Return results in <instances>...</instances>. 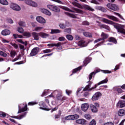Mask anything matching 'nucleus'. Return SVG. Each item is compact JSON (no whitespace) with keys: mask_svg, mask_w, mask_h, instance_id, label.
I'll list each match as a JSON object with an SVG mask.
<instances>
[{"mask_svg":"<svg viewBox=\"0 0 125 125\" xmlns=\"http://www.w3.org/2000/svg\"><path fill=\"white\" fill-rule=\"evenodd\" d=\"M102 21L104 23H106V24H110V25H114L115 28L117 29V32L118 33H120V34H123V35H125V26L124 25H118L116 26L115 25V22L113 21L107 20V19L102 18Z\"/></svg>","mask_w":125,"mask_h":125,"instance_id":"f257e3e1","label":"nucleus"},{"mask_svg":"<svg viewBox=\"0 0 125 125\" xmlns=\"http://www.w3.org/2000/svg\"><path fill=\"white\" fill-rule=\"evenodd\" d=\"M72 4L76 7H78V8H81V9H86L87 10H89V11H94V9L92 8L90 6L87 5H82L81 4L76 2V1H72L71 2Z\"/></svg>","mask_w":125,"mask_h":125,"instance_id":"f03ea898","label":"nucleus"},{"mask_svg":"<svg viewBox=\"0 0 125 125\" xmlns=\"http://www.w3.org/2000/svg\"><path fill=\"white\" fill-rule=\"evenodd\" d=\"M89 84L87 85L83 89V91H91L93 89H95L97 87V84H95L94 87H91V84H92V82H88Z\"/></svg>","mask_w":125,"mask_h":125,"instance_id":"7ed1b4c3","label":"nucleus"},{"mask_svg":"<svg viewBox=\"0 0 125 125\" xmlns=\"http://www.w3.org/2000/svg\"><path fill=\"white\" fill-rule=\"evenodd\" d=\"M54 93H57L56 98L57 100H65L66 98L64 97H62V92L61 91L56 90L54 92Z\"/></svg>","mask_w":125,"mask_h":125,"instance_id":"20e7f679","label":"nucleus"},{"mask_svg":"<svg viewBox=\"0 0 125 125\" xmlns=\"http://www.w3.org/2000/svg\"><path fill=\"white\" fill-rule=\"evenodd\" d=\"M106 6L108 8H109V9H111V10H114V11L119 10V6L115 4L108 3L107 4Z\"/></svg>","mask_w":125,"mask_h":125,"instance_id":"39448f33","label":"nucleus"},{"mask_svg":"<svg viewBox=\"0 0 125 125\" xmlns=\"http://www.w3.org/2000/svg\"><path fill=\"white\" fill-rule=\"evenodd\" d=\"M80 118V116L77 114H75L73 115H68L67 116H66L64 119L66 121H69L70 120H78Z\"/></svg>","mask_w":125,"mask_h":125,"instance_id":"423d86ee","label":"nucleus"},{"mask_svg":"<svg viewBox=\"0 0 125 125\" xmlns=\"http://www.w3.org/2000/svg\"><path fill=\"white\" fill-rule=\"evenodd\" d=\"M10 7L12 9L15 10L16 11H20V10H21V7H20V6L18 5L16 3H11Z\"/></svg>","mask_w":125,"mask_h":125,"instance_id":"0eeeda50","label":"nucleus"},{"mask_svg":"<svg viewBox=\"0 0 125 125\" xmlns=\"http://www.w3.org/2000/svg\"><path fill=\"white\" fill-rule=\"evenodd\" d=\"M102 96V94L100 92H97L95 93V94L92 97V101H96V100H98L100 97Z\"/></svg>","mask_w":125,"mask_h":125,"instance_id":"6e6552de","label":"nucleus"},{"mask_svg":"<svg viewBox=\"0 0 125 125\" xmlns=\"http://www.w3.org/2000/svg\"><path fill=\"white\" fill-rule=\"evenodd\" d=\"M47 7L49 8V9H51V10H52V11H54L55 12H59L60 11V9L57 6H54L53 5H48Z\"/></svg>","mask_w":125,"mask_h":125,"instance_id":"1a4fd4ad","label":"nucleus"},{"mask_svg":"<svg viewBox=\"0 0 125 125\" xmlns=\"http://www.w3.org/2000/svg\"><path fill=\"white\" fill-rule=\"evenodd\" d=\"M102 38H99L94 41L95 43H96V42H100V41H104V40H106L109 36L108 35L105 34L104 32H103L101 35Z\"/></svg>","mask_w":125,"mask_h":125,"instance_id":"9d476101","label":"nucleus"},{"mask_svg":"<svg viewBox=\"0 0 125 125\" xmlns=\"http://www.w3.org/2000/svg\"><path fill=\"white\" fill-rule=\"evenodd\" d=\"M39 51L40 48L38 47H35L31 50L30 55V56H35Z\"/></svg>","mask_w":125,"mask_h":125,"instance_id":"9b49d317","label":"nucleus"},{"mask_svg":"<svg viewBox=\"0 0 125 125\" xmlns=\"http://www.w3.org/2000/svg\"><path fill=\"white\" fill-rule=\"evenodd\" d=\"M88 108H89V105L87 103L83 104L81 106V109L83 112H86Z\"/></svg>","mask_w":125,"mask_h":125,"instance_id":"f8f14e48","label":"nucleus"},{"mask_svg":"<svg viewBox=\"0 0 125 125\" xmlns=\"http://www.w3.org/2000/svg\"><path fill=\"white\" fill-rule=\"evenodd\" d=\"M32 37L35 41L40 40V33L33 32L32 33Z\"/></svg>","mask_w":125,"mask_h":125,"instance_id":"ddd939ff","label":"nucleus"},{"mask_svg":"<svg viewBox=\"0 0 125 125\" xmlns=\"http://www.w3.org/2000/svg\"><path fill=\"white\" fill-rule=\"evenodd\" d=\"M125 106V101H119L117 104V107L118 108H124Z\"/></svg>","mask_w":125,"mask_h":125,"instance_id":"4468645a","label":"nucleus"},{"mask_svg":"<svg viewBox=\"0 0 125 125\" xmlns=\"http://www.w3.org/2000/svg\"><path fill=\"white\" fill-rule=\"evenodd\" d=\"M106 17L110 20H113V21H115V22H119V19L114 17V16H111L109 15H106Z\"/></svg>","mask_w":125,"mask_h":125,"instance_id":"2eb2a0df","label":"nucleus"},{"mask_svg":"<svg viewBox=\"0 0 125 125\" xmlns=\"http://www.w3.org/2000/svg\"><path fill=\"white\" fill-rule=\"evenodd\" d=\"M36 20L39 23H41V24H44V23H45V20L42 17H37Z\"/></svg>","mask_w":125,"mask_h":125,"instance_id":"dca6fc26","label":"nucleus"},{"mask_svg":"<svg viewBox=\"0 0 125 125\" xmlns=\"http://www.w3.org/2000/svg\"><path fill=\"white\" fill-rule=\"evenodd\" d=\"M78 45L81 47H84V46L87 45V44L85 42V41L82 40L78 42Z\"/></svg>","mask_w":125,"mask_h":125,"instance_id":"f3484780","label":"nucleus"},{"mask_svg":"<svg viewBox=\"0 0 125 125\" xmlns=\"http://www.w3.org/2000/svg\"><path fill=\"white\" fill-rule=\"evenodd\" d=\"M90 107L91 109V111H92L93 113H96L98 111V109H97V107L92 104H90Z\"/></svg>","mask_w":125,"mask_h":125,"instance_id":"a211bd4d","label":"nucleus"},{"mask_svg":"<svg viewBox=\"0 0 125 125\" xmlns=\"http://www.w3.org/2000/svg\"><path fill=\"white\" fill-rule=\"evenodd\" d=\"M76 124L80 125H86V121L84 119H79L76 121Z\"/></svg>","mask_w":125,"mask_h":125,"instance_id":"6ab92c4d","label":"nucleus"},{"mask_svg":"<svg viewBox=\"0 0 125 125\" xmlns=\"http://www.w3.org/2000/svg\"><path fill=\"white\" fill-rule=\"evenodd\" d=\"M99 72H100V70H99V69H97L95 71H93V72L91 73L89 75V81H90V80L92 79L93 76H95V75L97 74V73H99Z\"/></svg>","mask_w":125,"mask_h":125,"instance_id":"aec40b11","label":"nucleus"},{"mask_svg":"<svg viewBox=\"0 0 125 125\" xmlns=\"http://www.w3.org/2000/svg\"><path fill=\"white\" fill-rule=\"evenodd\" d=\"M19 110L18 112V114H19L20 113H22V112H25V111H27V110H28L27 105H25L24 107H22L21 109H20V106H19Z\"/></svg>","mask_w":125,"mask_h":125,"instance_id":"412c9836","label":"nucleus"},{"mask_svg":"<svg viewBox=\"0 0 125 125\" xmlns=\"http://www.w3.org/2000/svg\"><path fill=\"white\" fill-rule=\"evenodd\" d=\"M41 12H42V13H44V14H46V15H48V16L51 15V13L45 9H41Z\"/></svg>","mask_w":125,"mask_h":125,"instance_id":"4be33fe9","label":"nucleus"},{"mask_svg":"<svg viewBox=\"0 0 125 125\" xmlns=\"http://www.w3.org/2000/svg\"><path fill=\"white\" fill-rule=\"evenodd\" d=\"M49 35L44 33V32H40V37L42 38V39H46V38L48 37Z\"/></svg>","mask_w":125,"mask_h":125,"instance_id":"5701e85b","label":"nucleus"},{"mask_svg":"<svg viewBox=\"0 0 125 125\" xmlns=\"http://www.w3.org/2000/svg\"><path fill=\"white\" fill-rule=\"evenodd\" d=\"M1 34L3 36H7L8 35H10V31L9 30L5 29L4 30L2 31Z\"/></svg>","mask_w":125,"mask_h":125,"instance_id":"b1692460","label":"nucleus"},{"mask_svg":"<svg viewBox=\"0 0 125 125\" xmlns=\"http://www.w3.org/2000/svg\"><path fill=\"white\" fill-rule=\"evenodd\" d=\"M95 8L97 10H101V11H103V12H106V9L103 7L97 6L95 7Z\"/></svg>","mask_w":125,"mask_h":125,"instance_id":"393cba45","label":"nucleus"},{"mask_svg":"<svg viewBox=\"0 0 125 125\" xmlns=\"http://www.w3.org/2000/svg\"><path fill=\"white\" fill-rule=\"evenodd\" d=\"M39 106H40V108L42 110H45V107L46 105H45V104L43 103V102H41L39 104Z\"/></svg>","mask_w":125,"mask_h":125,"instance_id":"a878e982","label":"nucleus"},{"mask_svg":"<svg viewBox=\"0 0 125 125\" xmlns=\"http://www.w3.org/2000/svg\"><path fill=\"white\" fill-rule=\"evenodd\" d=\"M61 30L59 29H51L50 34H51L52 35H53L54 34H60V33H61Z\"/></svg>","mask_w":125,"mask_h":125,"instance_id":"bb28decb","label":"nucleus"},{"mask_svg":"<svg viewBox=\"0 0 125 125\" xmlns=\"http://www.w3.org/2000/svg\"><path fill=\"white\" fill-rule=\"evenodd\" d=\"M26 116V113L21 115L20 116H12L11 118H13L14 119H17L18 120H21V119H23Z\"/></svg>","mask_w":125,"mask_h":125,"instance_id":"cd10ccee","label":"nucleus"},{"mask_svg":"<svg viewBox=\"0 0 125 125\" xmlns=\"http://www.w3.org/2000/svg\"><path fill=\"white\" fill-rule=\"evenodd\" d=\"M72 10H74V11H76V13H80L81 14H83V10L76 8L73 7Z\"/></svg>","mask_w":125,"mask_h":125,"instance_id":"c85d7f7f","label":"nucleus"},{"mask_svg":"<svg viewBox=\"0 0 125 125\" xmlns=\"http://www.w3.org/2000/svg\"><path fill=\"white\" fill-rule=\"evenodd\" d=\"M90 58H87L83 61V66H86V65L90 62Z\"/></svg>","mask_w":125,"mask_h":125,"instance_id":"c756f323","label":"nucleus"},{"mask_svg":"<svg viewBox=\"0 0 125 125\" xmlns=\"http://www.w3.org/2000/svg\"><path fill=\"white\" fill-rule=\"evenodd\" d=\"M83 35L84 37H88V38H92V35L89 32H83Z\"/></svg>","mask_w":125,"mask_h":125,"instance_id":"7c9ffc66","label":"nucleus"},{"mask_svg":"<svg viewBox=\"0 0 125 125\" xmlns=\"http://www.w3.org/2000/svg\"><path fill=\"white\" fill-rule=\"evenodd\" d=\"M108 83V78H106L104 80L101 81L100 82L98 83L97 85H100V84H102L103 83Z\"/></svg>","mask_w":125,"mask_h":125,"instance_id":"2f4dec72","label":"nucleus"},{"mask_svg":"<svg viewBox=\"0 0 125 125\" xmlns=\"http://www.w3.org/2000/svg\"><path fill=\"white\" fill-rule=\"evenodd\" d=\"M62 9L64 10H65L66 11H69V12H73V13H75L76 12L75 11L71 10L70 9V8L67 7H62Z\"/></svg>","mask_w":125,"mask_h":125,"instance_id":"473e14b6","label":"nucleus"},{"mask_svg":"<svg viewBox=\"0 0 125 125\" xmlns=\"http://www.w3.org/2000/svg\"><path fill=\"white\" fill-rule=\"evenodd\" d=\"M0 3L3 5H7L8 2L6 0H0Z\"/></svg>","mask_w":125,"mask_h":125,"instance_id":"72a5a7b5","label":"nucleus"},{"mask_svg":"<svg viewBox=\"0 0 125 125\" xmlns=\"http://www.w3.org/2000/svg\"><path fill=\"white\" fill-rule=\"evenodd\" d=\"M42 29H43V27L42 26H38L35 28L34 31H35V32H40Z\"/></svg>","mask_w":125,"mask_h":125,"instance_id":"f704fd0d","label":"nucleus"},{"mask_svg":"<svg viewBox=\"0 0 125 125\" xmlns=\"http://www.w3.org/2000/svg\"><path fill=\"white\" fill-rule=\"evenodd\" d=\"M119 116L122 117V116H124L125 115V110L124 109H120L118 112Z\"/></svg>","mask_w":125,"mask_h":125,"instance_id":"c9c22d12","label":"nucleus"},{"mask_svg":"<svg viewBox=\"0 0 125 125\" xmlns=\"http://www.w3.org/2000/svg\"><path fill=\"white\" fill-rule=\"evenodd\" d=\"M108 42H114V43H117V40L113 37H111L108 39Z\"/></svg>","mask_w":125,"mask_h":125,"instance_id":"e433bc0d","label":"nucleus"},{"mask_svg":"<svg viewBox=\"0 0 125 125\" xmlns=\"http://www.w3.org/2000/svg\"><path fill=\"white\" fill-rule=\"evenodd\" d=\"M65 14H67V15H68V16H69V17H71V18H77V16H76V15H75L74 14H71L70 13H65Z\"/></svg>","mask_w":125,"mask_h":125,"instance_id":"4c0bfd02","label":"nucleus"},{"mask_svg":"<svg viewBox=\"0 0 125 125\" xmlns=\"http://www.w3.org/2000/svg\"><path fill=\"white\" fill-rule=\"evenodd\" d=\"M18 24L19 26H21V27H26V23L23 21H20Z\"/></svg>","mask_w":125,"mask_h":125,"instance_id":"58836bf2","label":"nucleus"},{"mask_svg":"<svg viewBox=\"0 0 125 125\" xmlns=\"http://www.w3.org/2000/svg\"><path fill=\"white\" fill-rule=\"evenodd\" d=\"M15 55H16V52L15 51L12 50L10 52V56L12 58L15 57Z\"/></svg>","mask_w":125,"mask_h":125,"instance_id":"ea45409f","label":"nucleus"},{"mask_svg":"<svg viewBox=\"0 0 125 125\" xmlns=\"http://www.w3.org/2000/svg\"><path fill=\"white\" fill-rule=\"evenodd\" d=\"M101 28H104V29H106V30H108V31H109L110 30V27L106 25L105 24H102L101 25Z\"/></svg>","mask_w":125,"mask_h":125,"instance_id":"a19ab883","label":"nucleus"},{"mask_svg":"<svg viewBox=\"0 0 125 125\" xmlns=\"http://www.w3.org/2000/svg\"><path fill=\"white\" fill-rule=\"evenodd\" d=\"M24 37H26V38H30L31 37V33L25 32L23 33Z\"/></svg>","mask_w":125,"mask_h":125,"instance_id":"79ce46f5","label":"nucleus"},{"mask_svg":"<svg viewBox=\"0 0 125 125\" xmlns=\"http://www.w3.org/2000/svg\"><path fill=\"white\" fill-rule=\"evenodd\" d=\"M63 44V43H62V42H58L57 44L55 43V45L54 46H57V47H60V49H61L62 48V46H61V45Z\"/></svg>","mask_w":125,"mask_h":125,"instance_id":"37998d69","label":"nucleus"},{"mask_svg":"<svg viewBox=\"0 0 125 125\" xmlns=\"http://www.w3.org/2000/svg\"><path fill=\"white\" fill-rule=\"evenodd\" d=\"M0 55L3 57H6L7 56V54L2 51H0Z\"/></svg>","mask_w":125,"mask_h":125,"instance_id":"c03bdc74","label":"nucleus"},{"mask_svg":"<svg viewBox=\"0 0 125 125\" xmlns=\"http://www.w3.org/2000/svg\"><path fill=\"white\" fill-rule=\"evenodd\" d=\"M30 6H33V7H37V6H38V4L36 2L32 1L31 3L30 4Z\"/></svg>","mask_w":125,"mask_h":125,"instance_id":"a18cd8bd","label":"nucleus"},{"mask_svg":"<svg viewBox=\"0 0 125 125\" xmlns=\"http://www.w3.org/2000/svg\"><path fill=\"white\" fill-rule=\"evenodd\" d=\"M66 39L68 40V41H73V36L71 35H66Z\"/></svg>","mask_w":125,"mask_h":125,"instance_id":"49530a36","label":"nucleus"},{"mask_svg":"<svg viewBox=\"0 0 125 125\" xmlns=\"http://www.w3.org/2000/svg\"><path fill=\"white\" fill-rule=\"evenodd\" d=\"M24 2H25V3H26V4H27L28 5H31V3H32V0H25Z\"/></svg>","mask_w":125,"mask_h":125,"instance_id":"de8ad7c7","label":"nucleus"},{"mask_svg":"<svg viewBox=\"0 0 125 125\" xmlns=\"http://www.w3.org/2000/svg\"><path fill=\"white\" fill-rule=\"evenodd\" d=\"M84 118H85L86 120H90L91 116L89 114H86L84 115Z\"/></svg>","mask_w":125,"mask_h":125,"instance_id":"09e8293b","label":"nucleus"},{"mask_svg":"<svg viewBox=\"0 0 125 125\" xmlns=\"http://www.w3.org/2000/svg\"><path fill=\"white\" fill-rule=\"evenodd\" d=\"M59 27L61 29H65V28H66V24H65L64 23H60L59 24Z\"/></svg>","mask_w":125,"mask_h":125,"instance_id":"8fccbe9b","label":"nucleus"},{"mask_svg":"<svg viewBox=\"0 0 125 125\" xmlns=\"http://www.w3.org/2000/svg\"><path fill=\"white\" fill-rule=\"evenodd\" d=\"M18 32H19V33H20L21 34H22V33L24 32V29H23L22 27H20L18 28Z\"/></svg>","mask_w":125,"mask_h":125,"instance_id":"3c124183","label":"nucleus"},{"mask_svg":"<svg viewBox=\"0 0 125 125\" xmlns=\"http://www.w3.org/2000/svg\"><path fill=\"white\" fill-rule=\"evenodd\" d=\"M114 14H115V15H117V16L120 17L121 18V19H122V20H125V19H124V18L123 17V16L122 15H121V14H120L118 13H116L115 12H114Z\"/></svg>","mask_w":125,"mask_h":125,"instance_id":"603ef678","label":"nucleus"},{"mask_svg":"<svg viewBox=\"0 0 125 125\" xmlns=\"http://www.w3.org/2000/svg\"><path fill=\"white\" fill-rule=\"evenodd\" d=\"M13 37L15 39H17V38H20V39H22V38H23V36H22L21 35H18V34H13Z\"/></svg>","mask_w":125,"mask_h":125,"instance_id":"864d4df0","label":"nucleus"},{"mask_svg":"<svg viewBox=\"0 0 125 125\" xmlns=\"http://www.w3.org/2000/svg\"><path fill=\"white\" fill-rule=\"evenodd\" d=\"M81 69H82V66H80L78 68H75V69L73 70V73H77V72H78V71H80Z\"/></svg>","mask_w":125,"mask_h":125,"instance_id":"5fc2aeb1","label":"nucleus"},{"mask_svg":"<svg viewBox=\"0 0 125 125\" xmlns=\"http://www.w3.org/2000/svg\"><path fill=\"white\" fill-rule=\"evenodd\" d=\"M51 51H52V50L48 49H45L42 51V52L44 53H49L50 52H51Z\"/></svg>","mask_w":125,"mask_h":125,"instance_id":"6e6d98bb","label":"nucleus"},{"mask_svg":"<svg viewBox=\"0 0 125 125\" xmlns=\"http://www.w3.org/2000/svg\"><path fill=\"white\" fill-rule=\"evenodd\" d=\"M116 90L117 91L118 93L121 94L123 92V90L121 88H117Z\"/></svg>","mask_w":125,"mask_h":125,"instance_id":"4d7b16f0","label":"nucleus"},{"mask_svg":"<svg viewBox=\"0 0 125 125\" xmlns=\"http://www.w3.org/2000/svg\"><path fill=\"white\" fill-rule=\"evenodd\" d=\"M64 32L65 33H67V34H71V29L70 28L65 29H64Z\"/></svg>","mask_w":125,"mask_h":125,"instance_id":"13d9d810","label":"nucleus"},{"mask_svg":"<svg viewBox=\"0 0 125 125\" xmlns=\"http://www.w3.org/2000/svg\"><path fill=\"white\" fill-rule=\"evenodd\" d=\"M60 116H61V111L60 110L59 111V114L56 115L55 116V119H59V118H60Z\"/></svg>","mask_w":125,"mask_h":125,"instance_id":"bf43d9fd","label":"nucleus"},{"mask_svg":"<svg viewBox=\"0 0 125 125\" xmlns=\"http://www.w3.org/2000/svg\"><path fill=\"white\" fill-rule=\"evenodd\" d=\"M36 104H38V103L36 102H31L28 103V105L31 106H33V105H36Z\"/></svg>","mask_w":125,"mask_h":125,"instance_id":"052dcab7","label":"nucleus"},{"mask_svg":"<svg viewBox=\"0 0 125 125\" xmlns=\"http://www.w3.org/2000/svg\"><path fill=\"white\" fill-rule=\"evenodd\" d=\"M89 125H96V121L94 120H92Z\"/></svg>","mask_w":125,"mask_h":125,"instance_id":"680f3d73","label":"nucleus"},{"mask_svg":"<svg viewBox=\"0 0 125 125\" xmlns=\"http://www.w3.org/2000/svg\"><path fill=\"white\" fill-rule=\"evenodd\" d=\"M91 3H94L95 4H99V3L96 1V0H91L90 1Z\"/></svg>","mask_w":125,"mask_h":125,"instance_id":"e2e57ef3","label":"nucleus"},{"mask_svg":"<svg viewBox=\"0 0 125 125\" xmlns=\"http://www.w3.org/2000/svg\"><path fill=\"white\" fill-rule=\"evenodd\" d=\"M59 41H60V42H64V41H65V38L64 37H59Z\"/></svg>","mask_w":125,"mask_h":125,"instance_id":"0e129e2a","label":"nucleus"},{"mask_svg":"<svg viewBox=\"0 0 125 125\" xmlns=\"http://www.w3.org/2000/svg\"><path fill=\"white\" fill-rule=\"evenodd\" d=\"M6 116V114L4 112H2L0 113V117H1V118H4V117H5Z\"/></svg>","mask_w":125,"mask_h":125,"instance_id":"69168bd1","label":"nucleus"},{"mask_svg":"<svg viewBox=\"0 0 125 125\" xmlns=\"http://www.w3.org/2000/svg\"><path fill=\"white\" fill-rule=\"evenodd\" d=\"M7 21L8 23H10V24H13V21L11 19H8L7 20Z\"/></svg>","mask_w":125,"mask_h":125,"instance_id":"338daca9","label":"nucleus"},{"mask_svg":"<svg viewBox=\"0 0 125 125\" xmlns=\"http://www.w3.org/2000/svg\"><path fill=\"white\" fill-rule=\"evenodd\" d=\"M104 125H114L112 122H107L104 124Z\"/></svg>","mask_w":125,"mask_h":125,"instance_id":"774afa93","label":"nucleus"}]
</instances>
